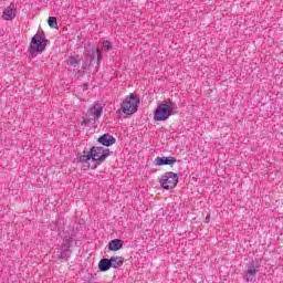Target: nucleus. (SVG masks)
<instances>
[{"label":"nucleus","mask_w":283,"mask_h":283,"mask_svg":"<svg viewBox=\"0 0 283 283\" xmlns=\"http://www.w3.org/2000/svg\"><path fill=\"white\" fill-rule=\"evenodd\" d=\"M97 143L104 147H112L116 143V138L109 134H104L97 139Z\"/></svg>","instance_id":"9d476101"},{"label":"nucleus","mask_w":283,"mask_h":283,"mask_svg":"<svg viewBox=\"0 0 283 283\" xmlns=\"http://www.w3.org/2000/svg\"><path fill=\"white\" fill-rule=\"evenodd\" d=\"M96 54H97V61L101 62L103 56L99 48L96 49Z\"/></svg>","instance_id":"6ab92c4d"},{"label":"nucleus","mask_w":283,"mask_h":283,"mask_svg":"<svg viewBox=\"0 0 283 283\" xmlns=\"http://www.w3.org/2000/svg\"><path fill=\"white\" fill-rule=\"evenodd\" d=\"M255 275H258V266L255 265V262L252 261L247 265V270H245L247 282H253V280H255Z\"/></svg>","instance_id":"6e6552de"},{"label":"nucleus","mask_w":283,"mask_h":283,"mask_svg":"<svg viewBox=\"0 0 283 283\" xmlns=\"http://www.w3.org/2000/svg\"><path fill=\"white\" fill-rule=\"evenodd\" d=\"M90 151L92 160L94 163H98V165H101V163H105L109 156V149L98 146H93Z\"/></svg>","instance_id":"423d86ee"},{"label":"nucleus","mask_w":283,"mask_h":283,"mask_svg":"<svg viewBox=\"0 0 283 283\" xmlns=\"http://www.w3.org/2000/svg\"><path fill=\"white\" fill-rule=\"evenodd\" d=\"M15 18H17V7H14V3H11L9 7H7L3 10L1 19H3V21H14Z\"/></svg>","instance_id":"0eeeda50"},{"label":"nucleus","mask_w":283,"mask_h":283,"mask_svg":"<svg viewBox=\"0 0 283 283\" xmlns=\"http://www.w3.org/2000/svg\"><path fill=\"white\" fill-rule=\"evenodd\" d=\"M205 222L206 224H209V222H211V214H207Z\"/></svg>","instance_id":"aec40b11"},{"label":"nucleus","mask_w":283,"mask_h":283,"mask_svg":"<svg viewBox=\"0 0 283 283\" xmlns=\"http://www.w3.org/2000/svg\"><path fill=\"white\" fill-rule=\"evenodd\" d=\"M174 109H177V106L171 101H169L168 103L159 104L154 112V120H169V117L174 116Z\"/></svg>","instance_id":"f03ea898"},{"label":"nucleus","mask_w":283,"mask_h":283,"mask_svg":"<svg viewBox=\"0 0 283 283\" xmlns=\"http://www.w3.org/2000/svg\"><path fill=\"white\" fill-rule=\"evenodd\" d=\"M114 45L112 44V42H109L108 40H105L103 42V46L102 50H104L105 52H109V50H113Z\"/></svg>","instance_id":"dca6fc26"},{"label":"nucleus","mask_w":283,"mask_h":283,"mask_svg":"<svg viewBox=\"0 0 283 283\" xmlns=\"http://www.w3.org/2000/svg\"><path fill=\"white\" fill-rule=\"evenodd\" d=\"M174 163H176V157H157L155 159V165H157V167H163L165 165H174Z\"/></svg>","instance_id":"9b49d317"},{"label":"nucleus","mask_w":283,"mask_h":283,"mask_svg":"<svg viewBox=\"0 0 283 283\" xmlns=\"http://www.w3.org/2000/svg\"><path fill=\"white\" fill-rule=\"evenodd\" d=\"M109 251H120L123 249V240L115 239L108 243Z\"/></svg>","instance_id":"ddd939ff"},{"label":"nucleus","mask_w":283,"mask_h":283,"mask_svg":"<svg viewBox=\"0 0 283 283\" xmlns=\"http://www.w3.org/2000/svg\"><path fill=\"white\" fill-rule=\"evenodd\" d=\"M45 48H48V40L45 36L41 35V33H36L32 39L29 46V54L32 59H36L39 54L45 52Z\"/></svg>","instance_id":"7ed1b4c3"},{"label":"nucleus","mask_w":283,"mask_h":283,"mask_svg":"<svg viewBox=\"0 0 283 283\" xmlns=\"http://www.w3.org/2000/svg\"><path fill=\"white\" fill-rule=\"evenodd\" d=\"M74 242V233L65 234L62 244L56 245L54 250L55 256L60 262H67L72 258V244Z\"/></svg>","instance_id":"f257e3e1"},{"label":"nucleus","mask_w":283,"mask_h":283,"mask_svg":"<svg viewBox=\"0 0 283 283\" xmlns=\"http://www.w3.org/2000/svg\"><path fill=\"white\" fill-rule=\"evenodd\" d=\"M48 24L50 25V28H53L55 30L59 29V20H56V17H50L48 20Z\"/></svg>","instance_id":"2eb2a0df"},{"label":"nucleus","mask_w":283,"mask_h":283,"mask_svg":"<svg viewBox=\"0 0 283 283\" xmlns=\"http://www.w3.org/2000/svg\"><path fill=\"white\" fill-rule=\"evenodd\" d=\"M98 269L103 273H105V271H109V269H112V261L109 259H102L98 263Z\"/></svg>","instance_id":"4468645a"},{"label":"nucleus","mask_w":283,"mask_h":283,"mask_svg":"<svg viewBox=\"0 0 283 283\" xmlns=\"http://www.w3.org/2000/svg\"><path fill=\"white\" fill-rule=\"evenodd\" d=\"M122 112L126 114V116H132V114H136L138 112V97L134 93H130L123 103H122Z\"/></svg>","instance_id":"20e7f679"},{"label":"nucleus","mask_w":283,"mask_h":283,"mask_svg":"<svg viewBox=\"0 0 283 283\" xmlns=\"http://www.w3.org/2000/svg\"><path fill=\"white\" fill-rule=\"evenodd\" d=\"M111 269H120L125 264V258L123 256H112L111 259Z\"/></svg>","instance_id":"f8f14e48"},{"label":"nucleus","mask_w":283,"mask_h":283,"mask_svg":"<svg viewBox=\"0 0 283 283\" xmlns=\"http://www.w3.org/2000/svg\"><path fill=\"white\" fill-rule=\"evenodd\" d=\"M103 115V105L101 103H94V105L90 108V116L93 117V120L96 122Z\"/></svg>","instance_id":"1a4fd4ad"},{"label":"nucleus","mask_w":283,"mask_h":283,"mask_svg":"<svg viewBox=\"0 0 283 283\" xmlns=\"http://www.w3.org/2000/svg\"><path fill=\"white\" fill-rule=\"evenodd\" d=\"M163 189H166L169 191V189H175L178 185V174L176 172H166L164 176H161L159 180Z\"/></svg>","instance_id":"39448f33"},{"label":"nucleus","mask_w":283,"mask_h":283,"mask_svg":"<svg viewBox=\"0 0 283 283\" xmlns=\"http://www.w3.org/2000/svg\"><path fill=\"white\" fill-rule=\"evenodd\" d=\"M69 65H71V67H76L78 65V60L74 56H70L69 57Z\"/></svg>","instance_id":"a211bd4d"},{"label":"nucleus","mask_w":283,"mask_h":283,"mask_svg":"<svg viewBox=\"0 0 283 283\" xmlns=\"http://www.w3.org/2000/svg\"><path fill=\"white\" fill-rule=\"evenodd\" d=\"M92 160V153L90 151L87 155L80 156V163H90Z\"/></svg>","instance_id":"f3484780"}]
</instances>
